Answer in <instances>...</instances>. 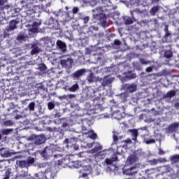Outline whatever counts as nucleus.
Here are the masks:
<instances>
[{
	"mask_svg": "<svg viewBox=\"0 0 179 179\" xmlns=\"http://www.w3.org/2000/svg\"><path fill=\"white\" fill-rule=\"evenodd\" d=\"M20 5H22V8H16L13 9V12L16 13L12 14V17H15V16H17V14L20 13V15L22 16V17H27L30 13L29 12H31V9L33 8V3H26V1H21Z\"/></svg>",
	"mask_w": 179,
	"mask_h": 179,
	"instance_id": "f257e3e1",
	"label": "nucleus"
},
{
	"mask_svg": "<svg viewBox=\"0 0 179 179\" xmlns=\"http://www.w3.org/2000/svg\"><path fill=\"white\" fill-rule=\"evenodd\" d=\"M97 13L94 14V19L96 22H100L101 25L103 27H106L107 24V16L103 14L104 11L101 7L96 8V9Z\"/></svg>",
	"mask_w": 179,
	"mask_h": 179,
	"instance_id": "f03ea898",
	"label": "nucleus"
},
{
	"mask_svg": "<svg viewBox=\"0 0 179 179\" xmlns=\"http://www.w3.org/2000/svg\"><path fill=\"white\" fill-rule=\"evenodd\" d=\"M60 64L63 68H66V69H71V68H72V64H73V59L71 58L62 59L60 61Z\"/></svg>",
	"mask_w": 179,
	"mask_h": 179,
	"instance_id": "7ed1b4c3",
	"label": "nucleus"
},
{
	"mask_svg": "<svg viewBox=\"0 0 179 179\" xmlns=\"http://www.w3.org/2000/svg\"><path fill=\"white\" fill-rule=\"evenodd\" d=\"M113 81H114V78L109 76H105L103 78H101L100 80L101 86H103V87H106V86H110V85H111V83H113Z\"/></svg>",
	"mask_w": 179,
	"mask_h": 179,
	"instance_id": "20e7f679",
	"label": "nucleus"
},
{
	"mask_svg": "<svg viewBox=\"0 0 179 179\" xmlns=\"http://www.w3.org/2000/svg\"><path fill=\"white\" fill-rule=\"evenodd\" d=\"M44 159H50L52 156V150L48 147L45 148L41 153Z\"/></svg>",
	"mask_w": 179,
	"mask_h": 179,
	"instance_id": "39448f33",
	"label": "nucleus"
},
{
	"mask_svg": "<svg viewBox=\"0 0 179 179\" xmlns=\"http://www.w3.org/2000/svg\"><path fill=\"white\" fill-rule=\"evenodd\" d=\"M122 89L129 93H134V92H136V85L135 84H123Z\"/></svg>",
	"mask_w": 179,
	"mask_h": 179,
	"instance_id": "423d86ee",
	"label": "nucleus"
},
{
	"mask_svg": "<svg viewBox=\"0 0 179 179\" xmlns=\"http://www.w3.org/2000/svg\"><path fill=\"white\" fill-rule=\"evenodd\" d=\"M30 55H37V54H40V52H41V48L38 47V44L37 43H32Z\"/></svg>",
	"mask_w": 179,
	"mask_h": 179,
	"instance_id": "0eeeda50",
	"label": "nucleus"
},
{
	"mask_svg": "<svg viewBox=\"0 0 179 179\" xmlns=\"http://www.w3.org/2000/svg\"><path fill=\"white\" fill-rule=\"evenodd\" d=\"M19 23L18 21L16 20H12L9 22V26L6 27V31H13L15 29L17 28V24Z\"/></svg>",
	"mask_w": 179,
	"mask_h": 179,
	"instance_id": "6e6552de",
	"label": "nucleus"
},
{
	"mask_svg": "<svg viewBox=\"0 0 179 179\" xmlns=\"http://www.w3.org/2000/svg\"><path fill=\"white\" fill-rule=\"evenodd\" d=\"M45 142V137L43 135L36 136L34 138V144L35 145H43Z\"/></svg>",
	"mask_w": 179,
	"mask_h": 179,
	"instance_id": "1a4fd4ad",
	"label": "nucleus"
},
{
	"mask_svg": "<svg viewBox=\"0 0 179 179\" xmlns=\"http://www.w3.org/2000/svg\"><path fill=\"white\" fill-rule=\"evenodd\" d=\"M138 160H139L138 156L135 154H131L127 157V162L129 164H134V163H136Z\"/></svg>",
	"mask_w": 179,
	"mask_h": 179,
	"instance_id": "9d476101",
	"label": "nucleus"
},
{
	"mask_svg": "<svg viewBox=\"0 0 179 179\" xmlns=\"http://www.w3.org/2000/svg\"><path fill=\"white\" fill-rule=\"evenodd\" d=\"M57 47H58L59 49H60L62 52H65L66 51V43H64L61 40H57L56 42Z\"/></svg>",
	"mask_w": 179,
	"mask_h": 179,
	"instance_id": "9b49d317",
	"label": "nucleus"
},
{
	"mask_svg": "<svg viewBox=\"0 0 179 179\" xmlns=\"http://www.w3.org/2000/svg\"><path fill=\"white\" fill-rule=\"evenodd\" d=\"M85 72H86L85 69L77 70L73 73V78L78 79V78H80V76H83V75H85Z\"/></svg>",
	"mask_w": 179,
	"mask_h": 179,
	"instance_id": "f8f14e48",
	"label": "nucleus"
},
{
	"mask_svg": "<svg viewBox=\"0 0 179 179\" xmlns=\"http://www.w3.org/2000/svg\"><path fill=\"white\" fill-rule=\"evenodd\" d=\"M124 173L127 176H134L138 173V171H136V166H132L127 169Z\"/></svg>",
	"mask_w": 179,
	"mask_h": 179,
	"instance_id": "ddd939ff",
	"label": "nucleus"
},
{
	"mask_svg": "<svg viewBox=\"0 0 179 179\" xmlns=\"http://www.w3.org/2000/svg\"><path fill=\"white\" fill-rule=\"evenodd\" d=\"M40 24H41V22H34L31 31L32 33H37L38 31V27H40Z\"/></svg>",
	"mask_w": 179,
	"mask_h": 179,
	"instance_id": "4468645a",
	"label": "nucleus"
},
{
	"mask_svg": "<svg viewBox=\"0 0 179 179\" xmlns=\"http://www.w3.org/2000/svg\"><path fill=\"white\" fill-rule=\"evenodd\" d=\"M102 150L103 146H101L99 143H97V145L90 150V153H92V155L94 153H100V150Z\"/></svg>",
	"mask_w": 179,
	"mask_h": 179,
	"instance_id": "2eb2a0df",
	"label": "nucleus"
},
{
	"mask_svg": "<svg viewBox=\"0 0 179 179\" xmlns=\"http://www.w3.org/2000/svg\"><path fill=\"white\" fill-rule=\"evenodd\" d=\"M112 117H113L115 120H118L120 121L122 118V115L119 110H117L116 111L113 112Z\"/></svg>",
	"mask_w": 179,
	"mask_h": 179,
	"instance_id": "dca6fc26",
	"label": "nucleus"
},
{
	"mask_svg": "<svg viewBox=\"0 0 179 179\" xmlns=\"http://www.w3.org/2000/svg\"><path fill=\"white\" fill-rule=\"evenodd\" d=\"M129 132H131V136L133 137L132 140L134 141L135 142H138V130L135 129H129Z\"/></svg>",
	"mask_w": 179,
	"mask_h": 179,
	"instance_id": "f3484780",
	"label": "nucleus"
},
{
	"mask_svg": "<svg viewBox=\"0 0 179 179\" xmlns=\"http://www.w3.org/2000/svg\"><path fill=\"white\" fill-rule=\"evenodd\" d=\"M160 7L159 6H154L150 10L151 16H156V13L159 12Z\"/></svg>",
	"mask_w": 179,
	"mask_h": 179,
	"instance_id": "a211bd4d",
	"label": "nucleus"
},
{
	"mask_svg": "<svg viewBox=\"0 0 179 179\" xmlns=\"http://www.w3.org/2000/svg\"><path fill=\"white\" fill-rule=\"evenodd\" d=\"M17 165L21 169H24V167H27V163L25 160L17 161Z\"/></svg>",
	"mask_w": 179,
	"mask_h": 179,
	"instance_id": "6ab92c4d",
	"label": "nucleus"
},
{
	"mask_svg": "<svg viewBox=\"0 0 179 179\" xmlns=\"http://www.w3.org/2000/svg\"><path fill=\"white\" fill-rule=\"evenodd\" d=\"M94 79H96V78L94 77V73H90L87 77V80L90 83H93V82H94Z\"/></svg>",
	"mask_w": 179,
	"mask_h": 179,
	"instance_id": "aec40b11",
	"label": "nucleus"
},
{
	"mask_svg": "<svg viewBox=\"0 0 179 179\" xmlns=\"http://www.w3.org/2000/svg\"><path fill=\"white\" fill-rule=\"evenodd\" d=\"M79 90V85L78 83L73 85L69 89V92H71L73 93H75L76 90Z\"/></svg>",
	"mask_w": 179,
	"mask_h": 179,
	"instance_id": "412c9836",
	"label": "nucleus"
},
{
	"mask_svg": "<svg viewBox=\"0 0 179 179\" xmlns=\"http://www.w3.org/2000/svg\"><path fill=\"white\" fill-rule=\"evenodd\" d=\"M176 90L169 91L166 94V97H167L168 99H171V97H174V96H176Z\"/></svg>",
	"mask_w": 179,
	"mask_h": 179,
	"instance_id": "4be33fe9",
	"label": "nucleus"
},
{
	"mask_svg": "<svg viewBox=\"0 0 179 179\" xmlns=\"http://www.w3.org/2000/svg\"><path fill=\"white\" fill-rule=\"evenodd\" d=\"M164 57L165 58H171V57H173V52H171L170 50H166Z\"/></svg>",
	"mask_w": 179,
	"mask_h": 179,
	"instance_id": "5701e85b",
	"label": "nucleus"
},
{
	"mask_svg": "<svg viewBox=\"0 0 179 179\" xmlns=\"http://www.w3.org/2000/svg\"><path fill=\"white\" fill-rule=\"evenodd\" d=\"M12 131H13V129H5L1 130V132L2 135H9V134H10Z\"/></svg>",
	"mask_w": 179,
	"mask_h": 179,
	"instance_id": "b1692460",
	"label": "nucleus"
},
{
	"mask_svg": "<svg viewBox=\"0 0 179 179\" xmlns=\"http://www.w3.org/2000/svg\"><path fill=\"white\" fill-rule=\"evenodd\" d=\"M94 93H96V91L93 88H89L87 92V95L90 96L91 97H94Z\"/></svg>",
	"mask_w": 179,
	"mask_h": 179,
	"instance_id": "393cba45",
	"label": "nucleus"
},
{
	"mask_svg": "<svg viewBox=\"0 0 179 179\" xmlns=\"http://www.w3.org/2000/svg\"><path fill=\"white\" fill-rule=\"evenodd\" d=\"M104 3L108 7V8H112V9H117V6H114L113 4H111V1H104Z\"/></svg>",
	"mask_w": 179,
	"mask_h": 179,
	"instance_id": "a878e982",
	"label": "nucleus"
},
{
	"mask_svg": "<svg viewBox=\"0 0 179 179\" xmlns=\"http://www.w3.org/2000/svg\"><path fill=\"white\" fill-rule=\"evenodd\" d=\"M171 160L174 163H178L179 162V155H175L171 157Z\"/></svg>",
	"mask_w": 179,
	"mask_h": 179,
	"instance_id": "bb28decb",
	"label": "nucleus"
},
{
	"mask_svg": "<svg viewBox=\"0 0 179 179\" xmlns=\"http://www.w3.org/2000/svg\"><path fill=\"white\" fill-rule=\"evenodd\" d=\"M127 79L131 80V79H135L136 78V74L135 73H130L125 76Z\"/></svg>",
	"mask_w": 179,
	"mask_h": 179,
	"instance_id": "cd10ccee",
	"label": "nucleus"
},
{
	"mask_svg": "<svg viewBox=\"0 0 179 179\" xmlns=\"http://www.w3.org/2000/svg\"><path fill=\"white\" fill-rule=\"evenodd\" d=\"M28 107L30 111H34V107H36V103L34 102L29 103V104L28 105Z\"/></svg>",
	"mask_w": 179,
	"mask_h": 179,
	"instance_id": "c85d7f7f",
	"label": "nucleus"
},
{
	"mask_svg": "<svg viewBox=\"0 0 179 179\" xmlns=\"http://www.w3.org/2000/svg\"><path fill=\"white\" fill-rule=\"evenodd\" d=\"M26 162L27 166H28L29 164H33L34 163V158L29 157Z\"/></svg>",
	"mask_w": 179,
	"mask_h": 179,
	"instance_id": "c756f323",
	"label": "nucleus"
},
{
	"mask_svg": "<svg viewBox=\"0 0 179 179\" xmlns=\"http://www.w3.org/2000/svg\"><path fill=\"white\" fill-rule=\"evenodd\" d=\"M5 127H12L13 123L10 120H6L3 122Z\"/></svg>",
	"mask_w": 179,
	"mask_h": 179,
	"instance_id": "7c9ffc66",
	"label": "nucleus"
},
{
	"mask_svg": "<svg viewBox=\"0 0 179 179\" xmlns=\"http://www.w3.org/2000/svg\"><path fill=\"white\" fill-rule=\"evenodd\" d=\"M145 143L147 145H150L152 143H156V140H155L154 138H151V139L145 141Z\"/></svg>",
	"mask_w": 179,
	"mask_h": 179,
	"instance_id": "2f4dec72",
	"label": "nucleus"
},
{
	"mask_svg": "<svg viewBox=\"0 0 179 179\" xmlns=\"http://www.w3.org/2000/svg\"><path fill=\"white\" fill-rule=\"evenodd\" d=\"M24 38H26V37L24 36V35H18L17 36V40L18 41H23L24 40Z\"/></svg>",
	"mask_w": 179,
	"mask_h": 179,
	"instance_id": "473e14b6",
	"label": "nucleus"
},
{
	"mask_svg": "<svg viewBox=\"0 0 179 179\" xmlns=\"http://www.w3.org/2000/svg\"><path fill=\"white\" fill-rule=\"evenodd\" d=\"M125 24H132L134 23V21L131 18H127L124 21Z\"/></svg>",
	"mask_w": 179,
	"mask_h": 179,
	"instance_id": "72a5a7b5",
	"label": "nucleus"
},
{
	"mask_svg": "<svg viewBox=\"0 0 179 179\" xmlns=\"http://www.w3.org/2000/svg\"><path fill=\"white\" fill-rule=\"evenodd\" d=\"M105 163L107 164V166H110V165L113 164V161L110 158H106L105 159Z\"/></svg>",
	"mask_w": 179,
	"mask_h": 179,
	"instance_id": "f704fd0d",
	"label": "nucleus"
},
{
	"mask_svg": "<svg viewBox=\"0 0 179 179\" xmlns=\"http://www.w3.org/2000/svg\"><path fill=\"white\" fill-rule=\"evenodd\" d=\"M48 107L49 110H52L54 108V107H55V105L52 102H49L48 103Z\"/></svg>",
	"mask_w": 179,
	"mask_h": 179,
	"instance_id": "c9c22d12",
	"label": "nucleus"
},
{
	"mask_svg": "<svg viewBox=\"0 0 179 179\" xmlns=\"http://www.w3.org/2000/svg\"><path fill=\"white\" fill-rule=\"evenodd\" d=\"M178 124L177 123H174L171 126H169L170 129H176V128H178Z\"/></svg>",
	"mask_w": 179,
	"mask_h": 179,
	"instance_id": "e433bc0d",
	"label": "nucleus"
},
{
	"mask_svg": "<svg viewBox=\"0 0 179 179\" xmlns=\"http://www.w3.org/2000/svg\"><path fill=\"white\" fill-rule=\"evenodd\" d=\"M45 69H47V66H45V64H41L39 66V70H41V71H45Z\"/></svg>",
	"mask_w": 179,
	"mask_h": 179,
	"instance_id": "4c0bfd02",
	"label": "nucleus"
},
{
	"mask_svg": "<svg viewBox=\"0 0 179 179\" xmlns=\"http://www.w3.org/2000/svg\"><path fill=\"white\" fill-rule=\"evenodd\" d=\"M113 44L115 45H121V41L118 40V39H115L113 42Z\"/></svg>",
	"mask_w": 179,
	"mask_h": 179,
	"instance_id": "58836bf2",
	"label": "nucleus"
},
{
	"mask_svg": "<svg viewBox=\"0 0 179 179\" xmlns=\"http://www.w3.org/2000/svg\"><path fill=\"white\" fill-rule=\"evenodd\" d=\"M90 139H96L97 138V134L96 133H92L90 136Z\"/></svg>",
	"mask_w": 179,
	"mask_h": 179,
	"instance_id": "ea45409f",
	"label": "nucleus"
},
{
	"mask_svg": "<svg viewBox=\"0 0 179 179\" xmlns=\"http://www.w3.org/2000/svg\"><path fill=\"white\" fill-rule=\"evenodd\" d=\"M140 62L143 65H148V64H149V62L145 60L144 59H141Z\"/></svg>",
	"mask_w": 179,
	"mask_h": 179,
	"instance_id": "a19ab883",
	"label": "nucleus"
},
{
	"mask_svg": "<svg viewBox=\"0 0 179 179\" xmlns=\"http://www.w3.org/2000/svg\"><path fill=\"white\" fill-rule=\"evenodd\" d=\"M145 71L148 72V73L152 72L153 71V66L147 67L145 69Z\"/></svg>",
	"mask_w": 179,
	"mask_h": 179,
	"instance_id": "79ce46f5",
	"label": "nucleus"
},
{
	"mask_svg": "<svg viewBox=\"0 0 179 179\" xmlns=\"http://www.w3.org/2000/svg\"><path fill=\"white\" fill-rule=\"evenodd\" d=\"M112 163H114V162H118V157L115 156L110 158Z\"/></svg>",
	"mask_w": 179,
	"mask_h": 179,
	"instance_id": "37998d69",
	"label": "nucleus"
},
{
	"mask_svg": "<svg viewBox=\"0 0 179 179\" xmlns=\"http://www.w3.org/2000/svg\"><path fill=\"white\" fill-rule=\"evenodd\" d=\"M113 142L116 143V142H118V136L114 134L113 135Z\"/></svg>",
	"mask_w": 179,
	"mask_h": 179,
	"instance_id": "c03bdc74",
	"label": "nucleus"
},
{
	"mask_svg": "<svg viewBox=\"0 0 179 179\" xmlns=\"http://www.w3.org/2000/svg\"><path fill=\"white\" fill-rule=\"evenodd\" d=\"M78 12H79V8H78V7H75V8H73V13L74 15L78 13Z\"/></svg>",
	"mask_w": 179,
	"mask_h": 179,
	"instance_id": "a18cd8bd",
	"label": "nucleus"
},
{
	"mask_svg": "<svg viewBox=\"0 0 179 179\" xmlns=\"http://www.w3.org/2000/svg\"><path fill=\"white\" fill-rule=\"evenodd\" d=\"M67 97L69 99H75L76 97V95L73 94H70L67 96Z\"/></svg>",
	"mask_w": 179,
	"mask_h": 179,
	"instance_id": "49530a36",
	"label": "nucleus"
},
{
	"mask_svg": "<svg viewBox=\"0 0 179 179\" xmlns=\"http://www.w3.org/2000/svg\"><path fill=\"white\" fill-rule=\"evenodd\" d=\"M83 20H84V23H89V20H90V18L89 17H85L83 18Z\"/></svg>",
	"mask_w": 179,
	"mask_h": 179,
	"instance_id": "de8ad7c7",
	"label": "nucleus"
},
{
	"mask_svg": "<svg viewBox=\"0 0 179 179\" xmlns=\"http://www.w3.org/2000/svg\"><path fill=\"white\" fill-rule=\"evenodd\" d=\"M5 2H6V1H0V6L1 8V9H5V7H2V6L3 5V3H5Z\"/></svg>",
	"mask_w": 179,
	"mask_h": 179,
	"instance_id": "09e8293b",
	"label": "nucleus"
},
{
	"mask_svg": "<svg viewBox=\"0 0 179 179\" xmlns=\"http://www.w3.org/2000/svg\"><path fill=\"white\" fill-rule=\"evenodd\" d=\"M90 3L93 6V5H97V1H91Z\"/></svg>",
	"mask_w": 179,
	"mask_h": 179,
	"instance_id": "8fccbe9b",
	"label": "nucleus"
},
{
	"mask_svg": "<svg viewBox=\"0 0 179 179\" xmlns=\"http://www.w3.org/2000/svg\"><path fill=\"white\" fill-rule=\"evenodd\" d=\"M159 155H164V152L163 151V150H162V149L159 150Z\"/></svg>",
	"mask_w": 179,
	"mask_h": 179,
	"instance_id": "3c124183",
	"label": "nucleus"
},
{
	"mask_svg": "<svg viewBox=\"0 0 179 179\" xmlns=\"http://www.w3.org/2000/svg\"><path fill=\"white\" fill-rule=\"evenodd\" d=\"M125 143H131L132 141L130 138H127V140H125Z\"/></svg>",
	"mask_w": 179,
	"mask_h": 179,
	"instance_id": "603ef678",
	"label": "nucleus"
},
{
	"mask_svg": "<svg viewBox=\"0 0 179 179\" xmlns=\"http://www.w3.org/2000/svg\"><path fill=\"white\" fill-rule=\"evenodd\" d=\"M71 88V87L69 86H66L64 89L66 92H69V89Z\"/></svg>",
	"mask_w": 179,
	"mask_h": 179,
	"instance_id": "864d4df0",
	"label": "nucleus"
},
{
	"mask_svg": "<svg viewBox=\"0 0 179 179\" xmlns=\"http://www.w3.org/2000/svg\"><path fill=\"white\" fill-rule=\"evenodd\" d=\"M170 32H169V31H167L166 33H165V37H169V36H170Z\"/></svg>",
	"mask_w": 179,
	"mask_h": 179,
	"instance_id": "5fc2aeb1",
	"label": "nucleus"
},
{
	"mask_svg": "<svg viewBox=\"0 0 179 179\" xmlns=\"http://www.w3.org/2000/svg\"><path fill=\"white\" fill-rule=\"evenodd\" d=\"M164 31H165V32L169 31V26L166 25V26L165 27Z\"/></svg>",
	"mask_w": 179,
	"mask_h": 179,
	"instance_id": "6e6d98bb",
	"label": "nucleus"
},
{
	"mask_svg": "<svg viewBox=\"0 0 179 179\" xmlns=\"http://www.w3.org/2000/svg\"><path fill=\"white\" fill-rule=\"evenodd\" d=\"M51 6V3H48L47 5H46V7L48 8Z\"/></svg>",
	"mask_w": 179,
	"mask_h": 179,
	"instance_id": "4d7b16f0",
	"label": "nucleus"
},
{
	"mask_svg": "<svg viewBox=\"0 0 179 179\" xmlns=\"http://www.w3.org/2000/svg\"><path fill=\"white\" fill-rule=\"evenodd\" d=\"M175 106H176V107H178L179 103H176L175 104Z\"/></svg>",
	"mask_w": 179,
	"mask_h": 179,
	"instance_id": "13d9d810",
	"label": "nucleus"
},
{
	"mask_svg": "<svg viewBox=\"0 0 179 179\" xmlns=\"http://www.w3.org/2000/svg\"><path fill=\"white\" fill-rule=\"evenodd\" d=\"M93 145H94V143H92L90 144V148H92Z\"/></svg>",
	"mask_w": 179,
	"mask_h": 179,
	"instance_id": "bf43d9fd",
	"label": "nucleus"
},
{
	"mask_svg": "<svg viewBox=\"0 0 179 179\" xmlns=\"http://www.w3.org/2000/svg\"><path fill=\"white\" fill-rule=\"evenodd\" d=\"M0 139H2V135L0 134Z\"/></svg>",
	"mask_w": 179,
	"mask_h": 179,
	"instance_id": "052dcab7",
	"label": "nucleus"
},
{
	"mask_svg": "<svg viewBox=\"0 0 179 179\" xmlns=\"http://www.w3.org/2000/svg\"><path fill=\"white\" fill-rule=\"evenodd\" d=\"M77 149H79V147H77V148H76V150H77Z\"/></svg>",
	"mask_w": 179,
	"mask_h": 179,
	"instance_id": "680f3d73",
	"label": "nucleus"
},
{
	"mask_svg": "<svg viewBox=\"0 0 179 179\" xmlns=\"http://www.w3.org/2000/svg\"><path fill=\"white\" fill-rule=\"evenodd\" d=\"M60 131H62V129H59Z\"/></svg>",
	"mask_w": 179,
	"mask_h": 179,
	"instance_id": "e2e57ef3",
	"label": "nucleus"
},
{
	"mask_svg": "<svg viewBox=\"0 0 179 179\" xmlns=\"http://www.w3.org/2000/svg\"><path fill=\"white\" fill-rule=\"evenodd\" d=\"M122 2L124 3L125 1H122Z\"/></svg>",
	"mask_w": 179,
	"mask_h": 179,
	"instance_id": "0e129e2a",
	"label": "nucleus"
},
{
	"mask_svg": "<svg viewBox=\"0 0 179 179\" xmlns=\"http://www.w3.org/2000/svg\"><path fill=\"white\" fill-rule=\"evenodd\" d=\"M66 9H68V7H66Z\"/></svg>",
	"mask_w": 179,
	"mask_h": 179,
	"instance_id": "69168bd1",
	"label": "nucleus"
},
{
	"mask_svg": "<svg viewBox=\"0 0 179 179\" xmlns=\"http://www.w3.org/2000/svg\"><path fill=\"white\" fill-rule=\"evenodd\" d=\"M152 1H159V0H152Z\"/></svg>",
	"mask_w": 179,
	"mask_h": 179,
	"instance_id": "338daca9",
	"label": "nucleus"
},
{
	"mask_svg": "<svg viewBox=\"0 0 179 179\" xmlns=\"http://www.w3.org/2000/svg\"><path fill=\"white\" fill-rule=\"evenodd\" d=\"M132 15H133V13H131V16H132Z\"/></svg>",
	"mask_w": 179,
	"mask_h": 179,
	"instance_id": "774afa93",
	"label": "nucleus"
}]
</instances>
